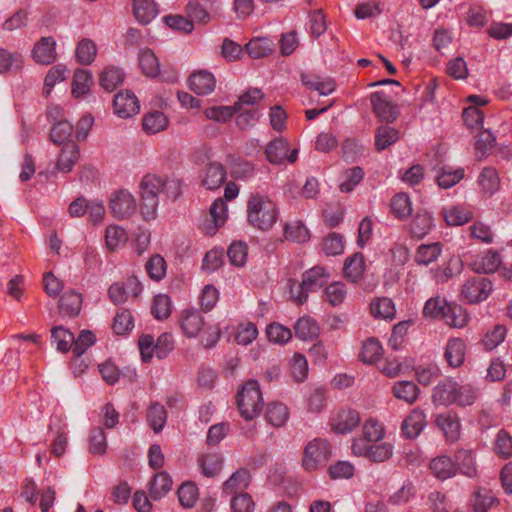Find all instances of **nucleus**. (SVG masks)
<instances>
[{
  "mask_svg": "<svg viewBox=\"0 0 512 512\" xmlns=\"http://www.w3.org/2000/svg\"><path fill=\"white\" fill-rule=\"evenodd\" d=\"M432 226V216L427 211H418L409 225V231L412 237L421 239L430 232Z\"/></svg>",
  "mask_w": 512,
  "mask_h": 512,
  "instance_id": "29",
  "label": "nucleus"
},
{
  "mask_svg": "<svg viewBox=\"0 0 512 512\" xmlns=\"http://www.w3.org/2000/svg\"><path fill=\"white\" fill-rule=\"evenodd\" d=\"M51 339L58 351L67 353L72 349L74 334L63 326H55L51 329Z\"/></svg>",
  "mask_w": 512,
  "mask_h": 512,
  "instance_id": "40",
  "label": "nucleus"
},
{
  "mask_svg": "<svg viewBox=\"0 0 512 512\" xmlns=\"http://www.w3.org/2000/svg\"><path fill=\"white\" fill-rule=\"evenodd\" d=\"M113 109L120 118H130L139 112L138 98L130 90L121 91L114 96Z\"/></svg>",
  "mask_w": 512,
  "mask_h": 512,
  "instance_id": "12",
  "label": "nucleus"
},
{
  "mask_svg": "<svg viewBox=\"0 0 512 512\" xmlns=\"http://www.w3.org/2000/svg\"><path fill=\"white\" fill-rule=\"evenodd\" d=\"M454 464L456 471L458 470L461 474L469 478L477 476V465L472 450H457L454 454Z\"/></svg>",
  "mask_w": 512,
  "mask_h": 512,
  "instance_id": "20",
  "label": "nucleus"
},
{
  "mask_svg": "<svg viewBox=\"0 0 512 512\" xmlns=\"http://www.w3.org/2000/svg\"><path fill=\"white\" fill-rule=\"evenodd\" d=\"M146 420L155 433H160L167 421L165 407L158 402L151 403L146 412Z\"/></svg>",
  "mask_w": 512,
  "mask_h": 512,
  "instance_id": "31",
  "label": "nucleus"
},
{
  "mask_svg": "<svg viewBox=\"0 0 512 512\" xmlns=\"http://www.w3.org/2000/svg\"><path fill=\"white\" fill-rule=\"evenodd\" d=\"M179 323L188 338L196 337L205 325L201 312L196 309H184L181 312Z\"/></svg>",
  "mask_w": 512,
  "mask_h": 512,
  "instance_id": "14",
  "label": "nucleus"
},
{
  "mask_svg": "<svg viewBox=\"0 0 512 512\" xmlns=\"http://www.w3.org/2000/svg\"><path fill=\"white\" fill-rule=\"evenodd\" d=\"M124 77L125 75L122 69L115 66H109L100 74L99 83L106 91L112 92L123 83Z\"/></svg>",
  "mask_w": 512,
  "mask_h": 512,
  "instance_id": "35",
  "label": "nucleus"
},
{
  "mask_svg": "<svg viewBox=\"0 0 512 512\" xmlns=\"http://www.w3.org/2000/svg\"><path fill=\"white\" fill-rule=\"evenodd\" d=\"M364 171L361 167L355 166L343 172V181L339 184V190L349 193L363 180Z\"/></svg>",
  "mask_w": 512,
  "mask_h": 512,
  "instance_id": "56",
  "label": "nucleus"
},
{
  "mask_svg": "<svg viewBox=\"0 0 512 512\" xmlns=\"http://www.w3.org/2000/svg\"><path fill=\"white\" fill-rule=\"evenodd\" d=\"M501 264V257L496 251L489 250L475 262L478 272L489 274L495 272Z\"/></svg>",
  "mask_w": 512,
  "mask_h": 512,
  "instance_id": "58",
  "label": "nucleus"
},
{
  "mask_svg": "<svg viewBox=\"0 0 512 512\" xmlns=\"http://www.w3.org/2000/svg\"><path fill=\"white\" fill-rule=\"evenodd\" d=\"M478 398L477 390L470 384H460L452 378L440 380L433 388L431 399L436 406H470Z\"/></svg>",
  "mask_w": 512,
  "mask_h": 512,
  "instance_id": "1",
  "label": "nucleus"
},
{
  "mask_svg": "<svg viewBox=\"0 0 512 512\" xmlns=\"http://www.w3.org/2000/svg\"><path fill=\"white\" fill-rule=\"evenodd\" d=\"M443 245L440 242H433L429 244H421L417 247L414 261L418 265L427 266L440 257L442 254Z\"/></svg>",
  "mask_w": 512,
  "mask_h": 512,
  "instance_id": "25",
  "label": "nucleus"
},
{
  "mask_svg": "<svg viewBox=\"0 0 512 512\" xmlns=\"http://www.w3.org/2000/svg\"><path fill=\"white\" fill-rule=\"evenodd\" d=\"M168 126V118L161 111L146 114L142 120L143 130L147 134H156L165 130Z\"/></svg>",
  "mask_w": 512,
  "mask_h": 512,
  "instance_id": "37",
  "label": "nucleus"
},
{
  "mask_svg": "<svg viewBox=\"0 0 512 512\" xmlns=\"http://www.w3.org/2000/svg\"><path fill=\"white\" fill-rule=\"evenodd\" d=\"M361 422L358 411L351 408L340 409L331 417V429L336 434H348L359 426Z\"/></svg>",
  "mask_w": 512,
  "mask_h": 512,
  "instance_id": "10",
  "label": "nucleus"
},
{
  "mask_svg": "<svg viewBox=\"0 0 512 512\" xmlns=\"http://www.w3.org/2000/svg\"><path fill=\"white\" fill-rule=\"evenodd\" d=\"M163 178L156 174H146L139 185L140 195L158 197L162 192Z\"/></svg>",
  "mask_w": 512,
  "mask_h": 512,
  "instance_id": "54",
  "label": "nucleus"
},
{
  "mask_svg": "<svg viewBox=\"0 0 512 512\" xmlns=\"http://www.w3.org/2000/svg\"><path fill=\"white\" fill-rule=\"evenodd\" d=\"M73 126L66 120H59L53 123L50 132V139L57 145H63L67 143L72 134Z\"/></svg>",
  "mask_w": 512,
  "mask_h": 512,
  "instance_id": "59",
  "label": "nucleus"
},
{
  "mask_svg": "<svg viewBox=\"0 0 512 512\" xmlns=\"http://www.w3.org/2000/svg\"><path fill=\"white\" fill-rule=\"evenodd\" d=\"M417 381L423 386H429L441 376V369L437 364L419 365L415 368Z\"/></svg>",
  "mask_w": 512,
  "mask_h": 512,
  "instance_id": "60",
  "label": "nucleus"
},
{
  "mask_svg": "<svg viewBox=\"0 0 512 512\" xmlns=\"http://www.w3.org/2000/svg\"><path fill=\"white\" fill-rule=\"evenodd\" d=\"M495 503L497 498L487 489H478L469 500V506L473 512H488Z\"/></svg>",
  "mask_w": 512,
  "mask_h": 512,
  "instance_id": "33",
  "label": "nucleus"
},
{
  "mask_svg": "<svg viewBox=\"0 0 512 512\" xmlns=\"http://www.w3.org/2000/svg\"><path fill=\"white\" fill-rule=\"evenodd\" d=\"M399 139V132L391 126H380L375 132V148L377 151H383L393 145Z\"/></svg>",
  "mask_w": 512,
  "mask_h": 512,
  "instance_id": "38",
  "label": "nucleus"
},
{
  "mask_svg": "<svg viewBox=\"0 0 512 512\" xmlns=\"http://www.w3.org/2000/svg\"><path fill=\"white\" fill-rule=\"evenodd\" d=\"M374 113L382 122L392 123L398 117V108L383 91H376L370 96Z\"/></svg>",
  "mask_w": 512,
  "mask_h": 512,
  "instance_id": "9",
  "label": "nucleus"
},
{
  "mask_svg": "<svg viewBox=\"0 0 512 512\" xmlns=\"http://www.w3.org/2000/svg\"><path fill=\"white\" fill-rule=\"evenodd\" d=\"M272 41L269 38L259 37L251 39L245 46L248 55L254 59H260L272 52Z\"/></svg>",
  "mask_w": 512,
  "mask_h": 512,
  "instance_id": "46",
  "label": "nucleus"
},
{
  "mask_svg": "<svg viewBox=\"0 0 512 512\" xmlns=\"http://www.w3.org/2000/svg\"><path fill=\"white\" fill-rule=\"evenodd\" d=\"M330 278L329 271L323 266H314L302 275L301 283L291 286L290 293L297 305H302L308 299L309 292H315L325 286Z\"/></svg>",
  "mask_w": 512,
  "mask_h": 512,
  "instance_id": "4",
  "label": "nucleus"
},
{
  "mask_svg": "<svg viewBox=\"0 0 512 512\" xmlns=\"http://www.w3.org/2000/svg\"><path fill=\"white\" fill-rule=\"evenodd\" d=\"M109 208L115 218L123 220L135 212L136 200L128 190L120 189L112 194Z\"/></svg>",
  "mask_w": 512,
  "mask_h": 512,
  "instance_id": "7",
  "label": "nucleus"
},
{
  "mask_svg": "<svg viewBox=\"0 0 512 512\" xmlns=\"http://www.w3.org/2000/svg\"><path fill=\"white\" fill-rule=\"evenodd\" d=\"M250 480L251 475L249 470L246 468H239L223 483L222 491L227 495H234L238 491L246 489Z\"/></svg>",
  "mask_w": 512,
  "mask_h": 512,
  "instance_id": "23",
  "label": "nucleus"
},
{
  "mask_svg": "<svg viewBox=\"0 0 512 512\" xmlns=\"http://www.w3.org/2000/svg\"><path fill=\"white\" fill-rule=\"evenodd\" d=\"M223 455L215 450L208 448L200 454L197 459L201 473L208 478L217 477L223 468Z\"/></svg>",
  "mask_w": 512,
  "mask_h": 512,
  "instance_id": "13",
  "label": "nucleus"
},
{
  "mask_svg": "<svg viewBox=\"0 0 512 512\" xmlns=\"http://www.w3.org/2000/svg\"><path fill=\"white\" fill-rule=\"evenodd\" d=\"M366 270L365 257L362 253L356 252L344 262L343 273L346 279L356 283Z\"/></svg>",
  "mask_w": 512,
  "mask_h": 512,
  "instance_id": "22",
  "label": "nucleus"
},
{
  "mask_svg": "<svg viewBox=\"0 0 512 512\" xmlns=\"http://www.w3.org/2000/svg\"><path fill=\"white\" fill-rule=\"evenodd\" d=\"M430 469L440 480H446L456 474L454 460L446 455L438 456L431 460Z\"/></svg>",
  "mask_w": 512,
  "mask_h": 512,
  "instance_id": "30",
  "label": "nucleus"
},
{
  "mask_svg": "<svg viewBox=\"0 0 512 512\" xmlns=\"http://www.w3.org/2000/svg\"><path fill=\"white\" fill-rule=\"evenodd\" d=\"M391 212L399 220H405L412 214V203L406 193H398L391 200Z\"/></svg>",
  "mask_w": 512,
  "mask_h": 512,
  "instance_id": "43",
  "label": "nucleus"
},
{
  "mask_svg": "<svg viewBox=\"0 0 512 512\" xmlns=\"http://www.w3.org/2000/svg\"><path fill=\"white\" fill-rule=\"evenodd\" d=\"M125 229L117 225H110L105 230V242L110 251H114L127 241Z\"/></svg>",
  "mask_w": 512,
  "mask_h": 512,
  "instance_id": "62",
  "label": "nucleus"
},
{
  "mask_svg": "<svg viewBox=\"0 0 512 512\" xmlns=\"http://www.w3.org/2000/svg\"><path fill=\"white\" fill-rule=\"evenodd\" d=\"M132 12L139 24L147 25L156 18L159 10L154 0H135L132 4Z\"/></svg>",
  "mask_w": 512,
  "mask_h": 512,
  "instance_id": "19",
  "label": "nucleus"
},
{
  "mask_svg": "<svg viewBox=\"0 0 512 512\" xmlns=\"http://www.w3.org/2000/svg\"><path fill=\"white\" fill-rule=\"evenodd\" d=\"M83 298L81 293L75 290L66 291L60 298L59 313L67 317L77 316L82 307Z\"/></svg>",
  "mask_w": 512,
  "mask_h": 512,
  "instance_id": "21",
  "label": "nucleus"
},
{
  "mask_svg": "<svg viewBox=\"0 0 512 512\" xmlns=\"http://www.w3.org/2000/svg\"><path fill=\"white\" fill-rule=\"evenodd\" d=\"M23 56L19 52H9L6 49L0 48V73H7L9 71H18L23 67Z\"/></svg>",
  "mask_w": 512,
  "mask_h": 512,
  "instance_id": "48",
  "label": "nucleus"
},
{
  "mask_svg": "<svg viewBox=\"0 0 512 512\" xmlns=\"http://www.w3.org/2000/svg\"><path fill=\"white\" fill-rule=\"evenodd\" d=\"M97 54L96 43L88 38H83L77 44L75 56L77 61L82 65L91 64Z\"/></svg>",
  "mask_w": 512,
  "mask_h": 512,
  "instance_id": "45",
  "label": "nucleus"
},
{
  "mask_svg": "<svg viewBox=\"0 0 512 512\" xmlns=\"http://www.w3.org/2000/svg\"><path fill=\"white\" fill-rule=\"evenodd\" d=\"M80 156L79 147L74 141H68L62 146L61 153L57 160V169L68 173L72 170Z\"/></svg>",
  "mask_w": 512,
  "mask_h": 512,
  "instance_id": "24",
  "label": "nucleus"
},
{
  "mask_svg": "<svg viewBox=\"0 0 512 512\" xmlns=\"http://www.w3.org/2000/svg\"><path fill=\"white\" fill-rule=\"evenodd\" d=\"M383 354V347L376 338L367 339L362 346L359 357L361 361L367 364L375 363Z\"/></svg>",
  "mask_w": 512,
  "mask_h": 512,
  "instance_id": "47",
  "label": "nucleus"
},
{
  "mask_svg": "<svg viewBox=\"0 0 512 512\" xmlns=\"http://www.w3.org/2000/svg\"><path fill=\"white\" fill-rule=\"evenodd\" d=\"M284 236L287 240L304 243L309 240L310 234L306 226L300 222L287 223L284 226Z\"/></svg>",
  "mask_w": 512,
  "mask_h": 512,
  "instance_id": "61",
  "label": "nucleus"
},
{
  "mask_svg": "<svg viewBox=\"0 0 512 512\" xmlns=\"http://www.w3.org/2000/svg\"><path fill=\"white\" fill-rule=\"evenodd\" d=\"M426 422V416L420 409H413L404 419L401 431L404 437L414 439L420 435Z\"/></svg>",
  "mask_w": 512,
  "mask_h": 512,
  "instance_id": "17",
  "label": "nucleus"
},
{
  "mask_svg": "<svg viewBox=\"0 0 512 512\" xmlns=\"http://www.w3.org/2000/svg\"><path fill=\"white\" fill-rule=\"evenodd\" d=\"M494 452L503 459L512 455V437L504 429H501L494 442Z\"/></svg>",
  "mask_w": 512,
  "mask_h": 512,
  "instance_id": "64",
  "label": "nucleus"
},
{
  "mask_svg": "<svg viewBox=\"0 0 512 512\" xmlns=\"http://www.w3.org/2000/svg\"><path fill=\"white\" fill-rule=\"evenodd\" d=\"M266 159L271 164H283L285 161L294 163L298 157V150H289L286 140L283 138H276L268 143L265 149Z\"/></svg>",
  "mask_w": 512,
  "mask_h": 512,
  "instance_id": "8",
  "label": "nucleus"
},
{
  "mask_svg": "<svg viewBox=\"0 0 512 512\" xmlns=\"http://www.w3.org/2000/svg\"><path fill=\"white\" fill-rule=\"evenodd\" d=\"M236 402L240 415L244 419L253 420L258 417L264 406L258 381L254 379L248 380L237 393Z\"/></svg>",
  "mask_w": 512,
  "mask_h": 512,
  "instance_id": "3",
  "label": "nucleus"
},
{
  "mask_svg": "<svg viewBox=\"0 0 512 512\" xmlns=\"http://www.w3.org/2000/svg\"><path fill=\"white\" fill-rule=\"evenodd\" d=\"M172 484V478L167 472L161 471L155 474L149 484L150 498L160 500L171 490Z\"/></svg>",
  "mask_w": 512,
  "mask_h": 512,
  "instance_id": "27",
  "label": "nucleus"
},
{
  "mask_svg": "<svg viewBox=\"0 0 512 512\" xmlns=\"http://www.w3.org/2000/svg\"><path fill=\"white\" fill-rule=\"evenodd\" d=\"M463 178L464 170L462 168L452 170L450 167H442L436 176V181L441 188L448 189L459 183Z\"/></svg>",
  "mask_w": 512,
  "mask_h": 512,
  "instance_id": "51",
  "label": "nucleus"
},
{
  "mask_svg": "<svg viewBox=\"0 0 512 512\" xmlns=\"http://www.w3.org/2000/svg\"><path fill=\"white\" fill-rule=\"evenodd\" d=\"M188 85L191 91L198 95H208L215 90L216 79L207 70H199L192 73L188 78Z\"/></svg>",
  "mask_w": 512,
  "mask_h": 512,
  "instance_id": "16",
  "label": "nucleus"
},
{
  "mask_svg": "<svg viewBox=\"0 0 512 512\" xmlns=\"http://www.w3.org/2000/svg\"><path fill=\"white\" fill-rule=\"evenodd\" d=\"M462 262L451 258L445 266L432 270L433 278L437 283H446L461 272Z\"/></svg>",
  "mask_w": 512,
  "mask_h": 512,
  "instance_id": "42",
  "label": "nucleus"
},
{
  "mask_svg": "<svg viewBox=\"0 0 512 512\" xmlns=\"http://www.w3.org/2000/svg\"><path fill=\"white\" fill-rule=\"evenodd\" d=\"M92 75L88 70L77 69L73 75L72 94L74 97H81L89 92L92 85Z\"/></svg>",
  "mask_w": 512,
  "mask_h": 512,
  "instance_id": "44",
  "label": "nucleus"
},
{
  "mask_svg": "<svg viewBox=\"0 0 512 512\" xmlns=\"http://www.w3.org/2000/svg\"><path fill=\"white\" fill-rule=\"evenodd\" d=\"M180 504L185 508H191L198 500V487L194 482H184L177 490Z\"/></svg>",
  "mask_w": 512,
  "mask_h": 512,
  "instance_id": "57",
  "label": "nucleus"
},
{
  "mask_svg": "<svg viewBox=\"0 0 512 512\" xmlns=\"http://www.w3.org/2000/svg\"><path fill=\"white\" fill-rule=\"evenodd\" d=\"M419 393V387L412 381H398L392 387L394 397L408 404L415 403Z\"/></svg>",
  "mask_w": 512,
  "mask_h": 512,
  "instance_id": "34",
  "label": "nucleus"
},
{
  "mask_svg": "<svg viewBox=\"0 0 512 512\" xmlns=\"http://www.w3.org/2000/svg\"><path fill=\"white\" fill-rule=\"evenodd\" d=\"M139 67L148 77H156L160 71V63L157 56L150 49H144L139 52Z\"/></svg>",
  "mask_w": 512,
  "mask_h": 512,
  "instance_id": "41",
  "label": "nucleus"
},
{
  "mask_svg": "<svg viewBox=\"0 0 512 512\" xmlns=\"http://www.w3.org/2000/svg\"><path fill=\"white\" fill-rule=\"evenodd\" d=\"M331 456L330 443L322 438L308 442L303 451L302 466L312 472L324 467Z\"/></svg>",
  "mask_w": 512,
  "mask_h": 512,
  "instance_id": "5",
  "label": "nucleus"
},
{
  "mask_svg": "<svg viewBox=\"0 0 512 512\" xmlns=\"http://www.w3.org/2000/svg\"><path fill=\"white\" fill-rule=\"evenodd\" d=\"M226 180V170L221 163L213 162L206 166L203 185L209 190L220 188Z\"/></svg>",
  "mask_w": 512,
  "mask_h": 512,
  "instance_id": "26",
  "label": "nucleus"
},
{
  "mask_svg": "<svg viewBox=\"0 0 512 512\" xmlns=\"http://www.w3.org/2000/svg\"><path fill=\"white\" fill-rule=\"evenodd\" d=\"M265 417L267 422L272 426L282 427L289 417L288 408L280 402L270 403L267 406Z\"/></svg>",
  "mask_w": 512,
  "mask_h": 512,
  "instance_id": "39",
  "label": "nucleus"
},
{
  "mask_svg": "<svg viewBox=\"0 0 512 512\" xmlns=\"http://www.w3.org/2000/svg\"><path fill=\"white\" fill-rule=\"evenodd\" d=\"M492 289V282L488 278L473 276L463 283L460 296L469 304H477L486 300Z\"/></svg>",
  "mask_w": 512,
  "mask_h": 512,
  "instance_id": "6",
  "label": "nucleus"
},
{
  "mask_svg": "<svg viewBox=\"0 0 512 512\" xmlns=\"http://www.w3.org/2000/svg\"><path fill=\"white\" fill-rule=\"evenodd\" d=\"M172 312L171 299L166 294H158L154 296L151 313L157 320H166Z\"/></svg>",
  "mask_w": 512,
  "mask_h": 512,
  "instance_id": "55",
  "label": "nucleus"
},
{
  "mask_svg": "<svg viewBox=\"0 0 512 512\" xmlns=\"http://www.w3.org/2000/svg\"><path fill=\"white\" fill-rule=\"evenodd\" d=\"M507 329L504 325L497 324L493 328L487 330L483 339L482 345L485 350L492 351L498 347L505 339Z\"/></svg>",
  "mask_w": 512,
  "mask_h": 512,
  "instance_id": "52",
  "label": "nucleus"
},
{
  "mask_svg": "<svg viewBox=\"0 0 512 512\" xmlns=\"http://www.w3.org/2000/svg\"><path fill=\"white\" fill-rule=\"evenodd\" d=\"M370 312L376 318L393 319L395 316L394 303L387 297L378 298L371 302Z\"/></svg>",
  "mask_w": 512,
  "mask_h": 512,
  "instance_id": "53",
  "label": "nucleus"
},
{
  "mask_svg": "<svg viewBox=\"0 0 512 512\" xmlns=\"http://www.w3.org/2000/svg\"><path fill=\"white\" fill-rule=\"evenodd\" d=\"M33 59L42 65H49L56 61V41L52 36L42 37L36 42L32 50Z\"/></svg>",
  "mask_w": 512,
  "mask_h": 512,
  "instance_id": "15",
  "label": "nucleus"
},
{
  "mask_svg": "<svg viewBox=\"0 0 512 512\" xmlns=\"http://www.w3.org/2000/svg\"><path fill=\"white\" fill-rule=\"evenodd\" d=\"M442 215L449 226L464 225L473 219V212L461 205L444 208Z\"/></svg>",
  "mask_w": 512,
  "mask_h": 512,
  "instance_id": "28",
  "label": "nucleus"
},
{
  "mask_svg": "<svg viewBox=\"0 0 512 512\" xmlns=\"http://www.w3.org/2000/svg\"><path fill=\"white\" fill-rule=\"evenodd\" d=\"M295 335L302 340H311L318 336L319 327L310 317H302L294 325Z\"/></svg>",
  "mask_w": 512,
  "mask_h": 512,
  "instance_id": "50",
  "label": "nucleus"
},
{
  "mask_svg": "<svg viewBox=\"0 0 512 512\" xmlns=\"http://www.w3.org/2000/svg\"><path fill=\"white\" fill-rule=\"evenodd\" d=\"M435 424L442 431L447 442L454 443L459 440L461 423L457 413L453 411L440 413L436 416Z\"/></svg>",
  "mask_w": 512,
  "mask_h": 512,
  "instance_id": "11",
  "label": "nucleus"
},
{
  "mask_svg": "<svg viewBox=\"0 0 512 512\" xmlns=\"http://www.w3.org/2000/svg\"><path fill=\"white\" fill-rule=\"evenodd\" d=\"M145 269L152 280L160 281L166 275L167 264L161 255L155 254L147 261Z\"/></svg>",
  "mask_w": 512,
  "mask_h": 512,
  "instance_id": "63",
  "label": "nucleus"
},
{
  "mask_svg": "<svg viewBox=\"0 0 512 512\" xmlns=\"http://www.w3.org/2000/svg\"><path fill=\"white\" fill-rule=\"evenodd\" d=\"M279 210L277 204L260 192L251 193L246 206V218L249 225L261 231H269L277 222Z\"/></svg>",
  "mask_w": 512,
  "mask_h": 512,
  "instance_id": "2",
  "label": "nucleus"
},
{
  "mask_svg": "<svg viewBox=\"0 0 512 512\" xmlns=\"http://www.w3.org/2000/svg\"><path fill=\"white\" fill-rule=\"evenodd\" d=\"M443 320L450 327L463 328L469 321V315L462 306L449 303L448 307L446 308Z\"/></svg>",
  "mask_w": 512,
  "mask_h": 512,
  "instance_id": "36",
  "label": "nucleus"
},
{
  "mask_svg": "<svg viewBox=\"0 0 512 512\" xmlns=\"http://www.w3.org/2000/svg\"><path fill=\"white\" fill-rule=\"evenodd\" d=\"M466 344L461 338L448 340L444 352V358L452 368L460 367L465 361Z\"/></svg>",
  "mask_w": 512,
  "mask_h": 512,
  "instance_id": "18",
  "label": "nucleus"
},
{
  "mask_svg": "<svg viewBox=\"0 0 512 512\" xmlns=\"http://www.w3.org/2000/svg\"><path fill=\"white\" fill-rule=\"evenodd\" d=\"M55 427H57L56 437L53 439L51 445V453L56 457H61L65 454L68 444L67 432L65 427L61 425V421L58 419L57 424H55L54 421H51L49 424V430L53 431Z\"/></svg>",
  "mask_w": 512,
  "mask_h": 512,
  "instance_id": "49",
  "label": "nucleus"
},
{
  "mask_svg": "<svg viewBox=\"0 0 512 512\" xmlns=\"http://www.w3.org/2000/svg\"><path fill=\"white\" fill-rule=\"evenodd\" d=\"M301 81L310 90L319 92L320 95H329L335 90V82L331 78H321L316 75L302 74Z\"/></svg>",
  "mask_w": 512,
  "mask_h": 512,
  "instance_id": "32",
  "label": "nucleus"
}]
</instances>
